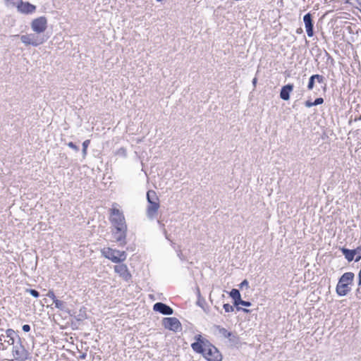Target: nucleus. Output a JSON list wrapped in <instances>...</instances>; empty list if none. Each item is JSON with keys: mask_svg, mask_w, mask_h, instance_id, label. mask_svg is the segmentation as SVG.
I'll return each mask as SVG.
<instances>
[{"mask_svg": "<svg viewBox=\"0 0 361 361\" xmlns=\"http://www.w3.org/2000/svg\"><path fill=\"white\" fill-rule=\"evenodd\" d=\"M205 343L204 345H201L199 343H192L191 348L195 352L202 354L204 357L208 361H221L222 355L217 348L209 341H207Z\"/></svg>", "mask_w": 361, "mask_h": 361, "instance_id": "1", "label": "nucleus"}, {"mask_svg": "<svg viewBox=\"0 0 361 361\" xmlns=\"http://www.w3.org/2000/svg\"><path fill=\"white\" fill-rule=\"evenodd\" d=\"M355 274L353 272L344 273L338 279L336 292L339 296H345L351 290L350 285L353 282Z\"/></svg>", "mask_w": 361, "mask_h": 361, "instance_id": "2", "label": "nucleus"}, {"mask_svg": "<svg viewBox=\"0 0 361 361\" xmlns=\"http://www.w3.org/2000/svg\"><path fill=\"white\" fill-rule=\"evenodd\" d=\"M147 200L149 205L147 208V216L149 219H153L159 208V198L154 190L147 192Z\"/></svg>", "mask_w": 361, "mask_h": 361, "instance_id": "3", "label": "nucleus"}, {"mask_svg": "<svg viewBox=\"0 0 361 361\" xmlns=\"http://www.w3.org/2000/svg\"><path fill=\"white\" fill-rule=\"evenodd\" d=\"M109 220L112 225V228H127L125 216L123 212L118 209L111 208L110 209Z\"/></svg>", "mask_w": 361, "mask_h": 361, "instance_id": "4", "label": "nucleus"}, {"mask_svg": "<svg viewBox=\"0 0 361 361\" xmlns=\"http://www.w3.org/2000/svg\"><path fill=\"white\" fill-rule=\"evenodd\" d=\"M102 255L110 259L114 263H121L126 260L127 255L124 251L113 250L110 247L104 248L102 250Z\"/></svg>", "mask_w": 361, "mask_h": 361, "instance_id": "5", "label": "nucleus"}, {"mask_svg": "<svg viewBox=\"0 0 361 361\" xmlns=\"http://www.w3.org/2000/svg\"><path fill=\"white\" fill-rule=\"evenodd\" d=\"M12 345V353L16 360L26 361L30 358L29 353L22 344L20 338L15 342L14 345Z\"/></svg>", "mask_w": 361, "mask_h": 361, "instance_id": "6", "label": "nucleus"}, {"mask_svg": "<svg viewBox=\"0 0 361 361\" xmlns=\"http://www.w3.org/2000/svg\"><path fill=\"white\" fill-rule=\"evenodd\" d=\"M19 338L18 331L11 329H8L4 333L0 334V342L4 343V345H14L15 342Z\"/></svg>", "mask_w": 361, "mask_h": 361, "instance_id": "7", "label": "nucleus"}, {"mask_svg": "<svg viewBox=\"0 0 361 361\" xmlns=\"http://www.w3.org/2000/svg\"><path fill=\"white\" fill-rule=\"evenodd\" d=\"M162 325L165 329L178 332L182 330V325L176 317H164L162 319Z\"/></svg>", "mask_w": 361, "mask_h": 361, "instance_id": "8", "label": "nucleus"}, {"mask_svg": "<svg viewBox=\"0 0 361 361\" xmlns=\"http://www.w3.org/2000/svg\"><path fill=\"white\" fill-rule=\"evenodd\" d=\"M31 27L36 33H42L47 27V20L44 16H40L34 19L31 23Z\"/></svg>", "mask_w": 361, "mask_h": 361, "instance_id": "9", "label": "nucleus"}, {"mask_svg": "<svg viewBox=\"0 0 361 361\" xmlns=\"http://www.w3.org/2000/svg\"><path fill=\"white\" fill-rule=\"evenodd\" d=\"M111 233L114 238L120 245L124 246L126 244L127 228H112Z\"/></svg>", "mask_w": 361, "mask_h": 361, "instance_id": "10", "label": "nucleus"}, {"mask_svg": "<svg viewBox=\"0 0 361 361\" xmlns=\"http://www.w3.org/2000/svg\"><path fill=\"white\" fill-rule=\"evenodd\" d=\"M21 42L25 45H32L33 47H37L44 42L42 38H39L35 35H23L20 37Z\"/></svg>", "mask_w": 361, "mask_h": 361, "instance_id": "11", "label": "nucleus"}, {"mask_svg": "<svg viewBox=\"0 0 361 361\" xmlns=\"http://www.w3.org/2000/svg\"><path fill=\"white\" fill-rule=\"evenodd\" d=\"M114 271L126 281L128 282L131 279L132 276L126 264H120L116 265L114 267Z\"/></svg>", "mask_w": 361, "mask_h": 361, "instance_id": "12", "label": "nucleus"}, {"mask_svg": "<svg viewBox=\"0 0 361 361\" xmlns=\"http://www.w3.org/2000/svg\"><path fill=\"white\" fill-rule=\"evenodd\" d=\"M153 310L164 315H171L173 314V310L168 305L161 302H156L153 305Z\"/></svg>", "mask_w": 361, "mask_h": 361, "instance_id": "13", "label": "nucleus"}, {"mask_svg": "<svg viewBox=\"0 0 361 361\" xmlns=\"http://www.w3.org/2000/svg\"><path fill=\"white\" fill-rule=\"evenodd\" d=\"M18 11L24 14L32 13L36 10V6L29 2H23L20 1L19 4L16 5Z\"/></svg>", "mask_w": 361, "mask_h": 361, "instance_id": "14", "label": "nucleus"}, {"mask_svg": "<svg viewBox=\"0 0 361 361\" xmlns=\"http://www.w3.org/2000/svg\"><path fill=\"white\" fill-rule=\"evenodd\" d=\"M303 21L307 36L312 37L314 35V24L312 14L310 13L305 14L303 16Z\"/></svg>", "mask_w": 361, "mask_h": 361, "instance_id": "15", "label": "nucleus"}, {"mask_svg": "<svg viewBox=\"0 0 361 361\" xmlns=\"http://www.w3.org/2000/svg\"><path fill=\"white\" fill-rule=\"evenodd\" d=\"M293 85L290 83L283 85L280 91V98L284 101L289 100L290 94L293 91Z\"/></svg>", "mask_w": 361, "mask_h": 361, "instance_id": "16", "label": "nucleus"}, {"mask_svg": "<svg viewBox=\"0 0 361 361\" xmlns=\"http://www.w3.org/2000/svg\"><path fill=\"white\" fill-rule=\"evenodd\" d=\"M340 250L341 251L342 254L345 256V258L347 259L348 262H350L353 260L355 261V255L358 252H360L357 248L350 250L345 247H341Z\"/></svg>", "mask_w": 361, "mask_h": 361, "instance_id": "17", "label": "nucleus"}, {"mask_svg": "<svg viewBox=\"0 0 361 361\" xmlns=\"http://www.w3.org/2000/svg\"><path fill=\"white\" fill-rule=\"evenodd\" d=\"M72 314L77 322H82L87 319V309L85 307H80L78 313L72 312Z\"/></svg>", "mask_w": 361, "mask_h": 361, "instance_id": "18", "label": "nucleus"}, {"mask_svg": "<svg viewBox=\"0 0 361 361\" xmlns=\"http://www.w3.org/2000/svg\"><path fill=\"white\" fill-rule=\"evenodd\" d=\"M55 307L67 312L70 316L73 317L72 311L68 310L66 307V303L62 300H56V301L54 302Z\"/></svg>", "mask_w": 361, "mask_h": 361, "instance_id": "19", "label": "nucleus"}, {"mask_svg": "<svg viewBox=\"0 0 361 361\" xmlns=\"http://www.w3.org/2000/svg\"><path fill=\"white\" fill-rule=\"evenodd\" d=\"M230 297L233 300V305L237 306L238 302L241 299V295L239 290L233 288L229 293Z\"/></svg>", "mask_w": 361, "mask_h": 361, "instance_id": "20", "label": "nucleus"}, {"mask_svg": "<svg viewBox=\"0 0 361 361\" xmlns=\"http://www.w3.org/2000/svg\"><path fill=\"white\" fill-rule=\"evenodd\" d=\"M310 78L312 79L313 78V80H314V81H317L318 83L324 84V90H326V78L323 75H319V74H314V75H311Z\"/></svg>", "mask_w": 361, "mask_h": 361, "instance_id": "21", "label": "nucleus"}, {"mask_svg": "<svg viewBox=\"0 0 361 361\" xmlns=\"http://www.w3.org/2000/svg\"><path fill=\"white\" fill-rule=\"evenodd\" d=\"M214 328L218 331L219 334L224 338H227L231 335V331H228L227 329L219 325H215Z\"/></svg>", "mask_w": 361, "mask_h": 361, "instance_id": "22", "label": "nucleus"}, {"mask_svg": "<svg viewBox=\"0 0 361 361\" xmlns=\"http://www.w3.org/2000/svg\"><path fill=\"white\" fill-rule=\"evenodd\" d=\"M240 305H241L243 306H245V307H250V306H251V302H250L245 301V300H243L240 299L238 302L237 306H235L238 310H242L244 312H250V310H247V309H243V308L240 307H239Z\"/></svg>", "mask_w": 361, "mask_h": 361, "instance_id": "23", "label": "nucleus"}, {"mask_svg": "<svg viewBox=\"0 0 361 361\" xmlns=\"http://www.w3.org/2000/svg\"><path fill=\"white\" fill-rule=\"evenodd\" d=\"M227 338H228L229 342L232 345L235 346L240 343V338L235 333L231 332V335L230 336H228Z\"/></svg>", "mask_w": 361, "mask_h": 361, "instance_id": "24", "label": "nucleus"}, {"mask_svg": "<svg viewBox=\"0 0 361 361\" xmlns=\"http://www.w3.org/2000/svg\"><path fill=\"white\" fill-rule=\"evenodd\" d=\"M90 143V140H86L82 142V154L85 157L87 154V149Z\"/></svg>", "mask_w": 361, "mask_h": 361, "instance_id": "25", "label": "nucleus"}, {"mask_svg": "<svg viewBox=\"0 0 361 361\" xmlns=\"http://www.w3.org/2000/svg\"><path fill=\"white\" fill-rule=\"evenodd\" d=\"M25 292L29 293L34 298H38L39 296V293L35 289L27 288L25 290Z\"/></svg>", "mask_w": 361, "mask_h": 361, "instance_id": "26", "label": "nucleus"}, {"mask_svg": "<svg viewBox=\"0 0 361 361\" xmlns=\"http://www.w3.org/2000/svg\"><path fill=\"white\" fill-rule=\"evenodd\" d=\"M195 339H196V342L195 343H200L201 345H204L206 344L205 342L208 341L206 339H203L202 336L198 334L197 336H195Z\"/></svg>", "mask_w": 361, "mask_h": 361, "instance_id": "27", "label": "nucleus"}, {"mask_svg": "<svg viewBox=\"0 0 361 361\" xmlns=\"http://www.w3.org/2000/svg\"><path fill=\"white\" fill-rule=\"evenodd\" d=\"M223 307L226 312H233V310H234V307L228 303L224 304L223 305Z\"/></svg>", "mask_w": 361, "mask_h": 361, "instance_id": "28", "label": "nucleus"}, {"mask_svg": "<svg viewBox=\"0 0 361 361\" xmlns=\"http://www.w3.org/2000/svg\"><path fill=\"white\" fill-rule=\"evenodd\" d=\"M314 85H315V81L314 80H313V78H309V81H308V83H307V90H313L314 87Z\"/></svg>", "mask_w": 361, "mask_h": 361, "instance_id": "29", "label": "nucleus"}, {"mask_svg": "<svg viewBox=\"0 0 361 361\" xmlns=\"http://www.w3.org/2000/svg\"><path fill=\"white\" fill-rule=\"evenodd\" d=\"M47 296L51 299H52L53 302L56 301V300H58L52 290H49L48 293L47 294Z\"/></svg>", "mask_w": 361, "mask_h": 361, "instance_id": "30", "label": "nucleus"}, {"mask_svg": "<svg viewBox=\"0 0 361 361\" xmlns=\"http://www.w3.org/2000/svg\"><path fill=\"white\" fill-rule=\"evenodd\" d=\"M67 145H68V146L70 148L73 149L75 152H78L79 151V147L75 143H73V142H70Z\"/></svg>", "mask_w": 361, "mask_h": 361, "instance_id": "31", "label": "nucleus"}, {"mask_svg": "<svg viewBox=\"0 0 361 361\" xmlns=\"http://www.w3.org/2000/svg\"><path fill=\"white\" fill-rule=\"evenodd\" d=\"M314 103L315 106L322 104L324 103V99L322 97H317L314 101Z\"/></svg>", "mask_w": 361, "mask_h": 361, "instance_id": "32", "label": "nucleus"}, {"mask_svg": "<svg viewBox=\"0 0 361 361\" xmlns=\"http://www.w3.org/2000/svg\"><path fill=\"white\" fill-rule=\"evenodd\" d=\"M305 106H306V107H307V108H310V107H312V106H315V105H314V102H312V101H310V100H307V101L305 102Z\"/></svg>", "mask_w": 361, "mask_h": 361, "instance_id": "33", "label": "nucleus"}, {"mask_svg": "<svg viewBox=\"0 0 361 361\" xmlns=\"http://www.w3.org/2000/svg\"><path fill=\"white\" fill-rule=\"evenodd\" d=\"M30 326L29 324H24L22 326V329L24 332H29L30 331Z\"/></svg>", "mask_w": 361, "mask_h": 361, "instance_id": "34", "label": "nucleus"}, {"mask_svg": "<svg viewBox=\"0 0 361 361\" xmlns=\"http://www.w3.org/2000/svg\"><path fill=\"white\" fill-rule=\"evenodd\" d=\"M162 232H163V233H164V236H165L166 239H167V240H169V241H171V239H170V238H169V235L168 234V233H167V231H166V228H163V231H162Z\"/></svg>", "mask_w": 361, "mask_h": 361, "instance_id": "35", "label": "nucleus"}, {"mask_svg": "<svg viewBox=\"0 0 361 361\" xmlns=\"http://www.w3.org/2000/svg\"><path fill=\"white\" fill-rule=\"evenodd\" d=\"M248 285H249L248 281H247L246 279H245V280H243V281L240 283V288H243V286L248 287Z\"/></svg>", "mask_w": 361, "mask_h": 361, "instance_id": "36", "label": "nucleus"}, {"mask_svg": "<svg viewBox=\"0 0 361 361\" xmlns=\"http://www.w3.org/2000/svg\"><path fill=\"white\" fill-rule=\"evenodd\" d=\"M361 260V254L359 252L355 257V262H358Z\"/></svg>", "mask_w": 361, "mask_h": 361, "instance_id": "37", "label": "nucleus"}, {"mask_svg": "<svg viewBox=\"0 0 361 361\" xmlns=\"http://www.w3.org/2000/svg\"><path fill=\"white\" fill-rule=\"evenodd\" d=\"M357 278H358L357 286L361 287V271L360 270L358 273Z\"/></svg>", "mask_w": 361, "mask_h": 361, "instance_id": "38", "label": "nucleus"}, {"mask_svg": "<svg viewBox=\"0 0 361 361\" xmlns=\"http://www.w3.org/2000/svg\"><path fill=\"white\" fill-rule=\"evenodd\" d=\"M7 348V345H4V343L0 342V350H4Z\"/></svg>", "mask_w": 361, "mask_h": 361, "instance_id": "39", "label": "nucleus"}, {"mask_svg": "<svg viewBox=\"0 0 361 361\" xmlns=\"http://www.w3.org/2000/svg\"><path fill=\"white\" fill-rule=\"evenodd\" d=\"M355 292H356L355 293H356L357 297H358V295L361 294V286L360 287L358 286V288H357V289L356 290Z\"/></svg>", "mask_w": 361, "mask_h": 361, "instance_id": "40", "label": "nucleus"}, {"mask_svg": "<svg viewBox=\"0 0 361 361\" xmlns=\"http://www.w3.org/2000/svg\"><path fill=\"white\" fill-rule=\"evenodd\" d=\"M202 302H204V300H201L200 298L198 299L197 302V305L200 306V307H202Z\"/></svg>", "mask_w": 361, "mask_h": 361, "instance_id": "41", "label": "nucleus"}, {"mask_svg": "<svg viewBox=\"0 0 361 361\" xmlns=\"http://www.w3.org/2000/svg\"><path fill=\"white\" fill-rule=\"evenodd\" d=\"M178 257L181 259V260H183L184 259L183 258V254H182V252L180 250H179L178 252Z\"/></svg>", "mask_w": 361, "mask_h": 361, "instance_id": "42", "label": "nucleus"}, {"mask_svg": "<svg viewBox=\"0 0 361 361\" xmlns=\"http://www.w3.org/2000/svg\"><path fill=\"white\" fill-rule=\"evenodd\" d=\"M158 224L160 226V228L161 229V231H163V228H164V224L161 223V221H158Z\"/></svg>", "mask_w": 361, "mask_h": 361, "instance_id": "43", "label": "nucleus"}, {"mask_svg": "<svg viewBox=\"0 0 361 361\" xmlns=\"http://www.w3.org/2000/svg\"><path fill=\"white\" fill-rule=\"evenodd\" d=\"M257 81V79L256 78H253L252 84H253L254 86L256 85Z\"/></svg>", "mask_w": 361, "mask_h": 361, "instance_id": "44", "label": "nucleus"}, {"mask_svg": "<svg viewBox=\"0 0 361 361\" xmlns=\"http://www.w3.org/2000/svg\"><path fill=\"white\" fill-rule=\"evenodd\" d=\"M85 357H86V354H85V353H83V354H82V355L80 356V359H84V358H85Z\"/></svg>", "mask_w": 361, "mask_h": 361, "instance_id": "45", "label": "nucleus"}, {"mask_svg": "<svg viewBox=\"0 0 361 361\" xmlns=\"http://www.w3.org/2000/svg\"><path fill=\"white\" fill-rule=\"evenodd\" d=\"M356 1L361 6V0H356Z\"/></svg>", "mask_w": 361, "mask_h": 361, "instance_id": "46", "label": "nucleus"}, {"mask_svg": "<svg viewBox=\"0 0 361 361\" xmlns=\"http://www.w3.org/2000/svg\"><path fill=\"white\" fill-rule=\"evenodd\" d=\"M357 249L359 250V252L361 251V245L357 247Z\"/></svg>", "mask_w": 361, "mask_h": 361, "instance_id": "47", "label": "nucleus"}, {"mask_svg": "<svg viewBox=\"0 0 361 361\" xmlns=\"http://www.w3.org/2000/svg\"><path fill=\"white\" fill-rule=\"evenodd\" d=\"M157 1H161L162 0H157Z\"/></svg>", "mask_w": 361, "mask_h": 361, "instance_id": "48", "label": "nucleus"}]
</instances>
